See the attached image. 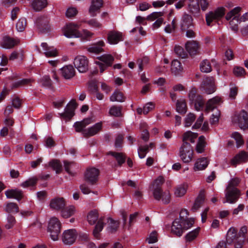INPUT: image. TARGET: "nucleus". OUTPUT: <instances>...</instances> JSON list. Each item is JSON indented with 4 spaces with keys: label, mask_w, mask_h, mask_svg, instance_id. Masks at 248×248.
Masks as SVG:
<instances>
[{
    "label": "nucleus",
    "mask_w": 248,
    "mask_h": 248,
    "mask_svg": "<svg viewBox=\"0 0 248 248\" xmlns=\"http://www.w3.org/2000/svg\"><path fill=\"white\" fill-rule=\"evenodd\" d=\"M105 45V44L104 41L100 40L89 46L87 48V50L90 53L98 54L104 52V49L102 47Z\"/></svg>",
    "instance_id": "nucleus-22"
},
{
    "label": "nucleus",
    "mask_w": 248,
    "mask_h": 248,
    "mask_svg": "<svg viewBox=\"0 0 248 248\" xmlns=\"http://www.w3.org/2000/svg\"><path fill=\"white\" fill-rule=\"evenodd\" d=\"M238 124L241 129L245 130L248 128V114L245 110H242L233 119Z\"/></svg>",
    "instance_id": "nucleus-13"
},
{
    "label": "nucleus",
    "mask_w": 248,
    "mask_h": 248,
    "mask_svg": "<svg viewBox=\"0 0 248 248\" xmlns=\"http://www.w3.org/2000/svg\"><path fill=\"white\" fill-rule=\"evenodd\" d=\"M197 134H195L191 131H187L183 135V141L187 142V140L190 141L191 143L194 142V139L197 138Z\"/></svg>",
    "instance_id": "nucleus-47"
},
{
    "label": "nucleus",
    "mask_w": 248,
    "mask_h": 248,
    "mask_svg": "<svg viewBox=\"0 0 248 248\" xmlns=\"http://www.w3.org/2000/svg\"><path fill=\"white\" fill-rule=\"evenodd\" d=\"M17 44L16 41L10 37L9 36H5L3 37L2 46L5 48H11Z\"/></svg>",
    "instance_id": "nucleus-36"
},
{
    "label": "nucleus",
    "mask_w": 248,
    "mask_h": 248,
    "mask_svg": "<svg viewBox=\"0 0 248 248\" xmlns=\"http://www.w3.org/2000/svg\"><path fill=\"white\" fill-rule=\"evenodd\" d=\"M191 103L194 104L195 108L197 111L202 110L205 106V102L202 95L198 96V98Z\"/></svg>",
    "instance_id": "nucleus-39"
},
{
    "label": "nucleus",
    "mask_w": 248,
    "mask_h": 248,
    "mask_svg": "<svg viewBox=\"0 0 248 248\" xmlns=\"http://www.w3.org/2000/svg\"><path fill=\"white\" fill-rule=\"evenodd\" d=\"M193 19L192 17L185 13L182 16L181 21V31H185L188 28H194V25L193 22Z\"/></svg>",
    "instance_id": "nucleus-17"
},
{
    "label": "nucleus",
    "mask_w": 248,
    "mask_h": 248,
    "mask_svg": "<svg viewBox=\"0 0 248 248\" xmlns=\"http://www.w3.org/2000/svg\"><path fill=\"white\" fill-rule=\"evenodd\" d=\"M183 69L181 62L177 60H174L171 62V70L172 73L177 75Z\"/></svg>",
    "instance_id": "nucleus-46"
},
{
    "label": "nucleus",
    "mask_w": 248,
    "mask_h": 248,
    "mask_svg": "<svg viewBox=\"0 0 248 248\" xmlns=\"http://www.w3.org/2000/svg\"><path fill=\"white\" fill-rule=\"evenodd\" d=\"M105 224L103 222V218L100 217L97 221L93 231V234L96 238H99V233L103 229Z\"/></svg>",
    "instance_id": "nucleus-34"
},
{
    "label": "nucleus",
    "mask_w": 248,
    "mask_h": 248,
    "mask_svg": "<svg viewBox=\"0 0 248 248\" xmlns=\"http://www.w3.org/2000/svg\"><path fill=\"white\" fill-rule=\"evenodd\" d=\"M187 52L191 56H195L199 52L200 46L196 41H188L185 45Z\"/></svg>",
    "instance_id": "nucleus-19"
},
{
    "label": "nucleus",
    "mask_w": 248,
    "mask_h": 248,
    "mask_svg": "<svg viewBox=\"0 0 248 248\" xmlns=\"http://www.w3.org/2000/svg\"><path fill=\"white\" fill-rule=\"evenodd\" d=\"M31 82V79L30 78H23L18 80L12 84L13 88H17L21 86L29 84Z\"/></svg>",
    "instance_id": "nucleus-50"
},
{
    "label": "nucleus",
    "mask_w": 248,
    "mask_h": 248,
    "mask_svg": "<svg viewBox=\"0 0 248 248\" xmlns=\"http://www.w3.org/2000/svg\"><path fill=\"white\" fill-rule=\"evenodd\" d=\"M180 156L185 163H188L192 159L193 151L191 144L188 142L183 143L180 148Z\"/></svg>",
    "instance_id": "nucleus-5"
},
{
    "label": "nucleus",
    "mask_w": 248,
    "mask_h": 248,
    "mask_svg": "<svg viewBox=\"0 0 248 248\" xmlns=\"http://www.w3.org/2000/svg\"><path fill=\"white\" fill-rule=\"evenodd\" d=\"M108 155L115 157L119 166H122L125 162L126 156L124 153L110 151L109 152Z\"/></svg>",
    "instance_id": "nucleus-31"
},
{
    "label": "nucleus",
    "mask_w": 248,
    "mask_h": 248,
    "mask_svg": "<svg viewBox=\"0 0 248 248\" xmlns=\"http://www.w3.org/2000/svg\"><path fill=\"white\" fill-rule=\"evenodd\" d=\"M233 73L237 77H241L245 74L246 72L243 67L236 66L233 68Z\"/></svg>",
    "instance_id": "nucleus-60"
},
{
    "label": "nucleus",
    "mask_w": 248,
    "mask_h": 248,
    "mask_svg": "<svg viewBox=\"0 0 248 248\" xmlns=\"http://www.w3.org/2000/svg\"><path fill=\"white\" fill-rule=\"evenodd\" d=\"M204 200L205 195L203 192H201L195 201L192 210L194 212L196 211L204 203Z\"/></svg>",
    "instance_id": "nucleus-33"
},
{
    "label": "nucleus",
    "mask_w": 248,
    "mask_h": 248,
    "mask_svg": "<svg viewBox=\"0 0 248 248\" xmlns=\"http://www.w3.org/2000/svg\"><path fill=\"white\" fill-rule=\"evenodd\" d=\"M61 70L62 77L65 79H70L75 75V70L71 65H65Z\"/></svg>",
    "instance_id": "nucleus-23"
},
{
    "label": "nucleus",
    "mask_w": 248,
    "mask_h": 248,
    "mask_svg": "<svg viewBox=\"0 0 248 248\" xmlns=\"http://www.w3.org/2000/svg\"><path fill=\"white\" fill-rule=\"evenodd\" d=\"M74 127L75 128V130L77 132H82L85 129V125H84L82 121L77 122L74 124Z\"/></svg>",
    "instance_id": "nucleus-59"
},
{
    "label": "nucleus",
    "mask_w": 248,
    "mask_h": 248,
    "mask_svg": "<svg viewBox=\"0 0 248 248\" xmlns=\"http://www.w3.org/2000/svg\"><path fill=\"white\" fill-rule=\"evenodd\" d=\"M200 90L207 94H211L215 90V79L213 77H206L201 83Z\"/></svg>",
    "instance_id": "nucleus-8"
},
{
    "label": "nucleus",
    "mask_w": 248,
    "mask_h": 248,
    "mask_svg": "<svg viewBox=\"0 0 248 248\" xmlns=\"http://www.w3.org/2000/svg\"><path fill=\"white\" fill-rule=\"evenodd\" d=\"M42 84L44 87L50 88L52 85V81L48 76L44 77L42 79Z\"/></svg>",
    "instance_id": "nucleus-63"
},
{
    "label": "nucleus",
    "mask_w": 248,
    "mask_h": 248,
    "mask_svg": "<svg viewBox=\"0 0 248 248\" xmlns=\"http://www.w3.org/2000/svg\"><path fill=\"white\" fill-rule=\"evenodd\" d=\"M49 19L48 16H41L36 19V24L39 31L43 33H46L50 30Z\"/></svg>",
    "instance_id": "nucleus-12"
},
{
    "label": "nucleus",
    "mask_w": 248,
    "mask_h": 248,
    "mask_svg": "<svg viewBox=\"0 0 248 248\" xmlns=\"http://www.w3.org/2000/svg\"><path fill=\"white\" fill-rule=\"evenodd\" d=\"M176 111L181 114H185L187 111V106L184 100H178L176 103Z\"/></svg>",
    "instance_id": "nucleus-38"
},
{
    "label": "nucleus",
    "mask_w": 248,
    "mask_h": 248,
    "mask_svg": "<svg viewBox=\"0 0 248 248\" xmlns=\"http://www.w3.org/2000/svg\"><path fill=\"white\" fill-rule=\"evenodd\" d=\"M99 174L98 169L95 168H89L85 173V180L90 184L93 185L97 181Z\"/></svg>",
    "instance_id": "nucleus-14"
},
{
    "label": "nucleus",
    "mask_w": 248,
    "mask_h": 248,
    "mask_svg": "<svg viewBox=\"0 0 248 248\" xmlns=\"http://www.w3.org/2000/svg\"><path fill=\"white\" fill-rule=\"evenodd\" d=\"M27 26V20L25 18H20L16 24V28L18 31H23Z\"/></svg>",
    "instance_id": "nucleus-52"
},
{
    "label": "nucleus",
    "mask_w": 248,
    "mask_h": 248,
    "mask_svg": "<svg viewBox=\"0 0 248 248\" xmlns=\"http://www.w3.org/2000/svg\"><path fill=\"white\" fill-rule=\"evenodd\" d=\"M102 124L101 123H96L93 126L85 129L83 131V135L85 138H88L97 134L102 129Z\"/></svg>",
    "instance_id": "nucleus-20"
},
{
    "label": "nucleus",
    "mask_w": 248,
    "mask_h": 248,
    "mask_svg": "<svg viewBox=\"0 0 248 248\" xmlns=\"http://www.w3.org/2000/svg\"><path fill=\"white\" fill-rule=\"evenodd\" d=\"M44 52V54L46 57H52L57 56V51L54 49L53 47L49 46L47 43H42L41 44Z\"/></svg>",
    "instance_id": "nucleus-28"
},
{
    "label": "nucleus",
    "mask_w": 248,
    "mask_h": 248,
    "mask_svg": "<svg viewBox=\"0 0 248 248\" xmlns=\"http://www.w3.org/2000/svg\"><path fill=\"white\" fill-rule=\"evenodd\" d=\"M220 102V98L217 96L209 99L206 104L205 111L208 112L213 110Z\"/></svg>",
    "instance_id": "nucleus-30"
},
{
    "label": "nucleus",
    "mask_w": 248,
    "mask_h": 248,
    "mask_svg": "<svg viewBox=\"0 0 248 248\" xmlns=\"http://www.w3.org/2000/svg\"><path fill=\"white\" fill-rule=\"evenodd\" d=\"M195 120V115L193 113H190L187 116L185 121V127L190 126Z\"/></svg>",
    "instance_id": "nucleus-57"
},
{
    "label": "nucleus",
    "mask_w": 248,
    "mask_h": 248,
    "mask_svg": "<svg viewBox=\"0 0 248 248\" xmlns=\"http://www.w3.org/2000/svg\"><path fill=\"white\" fill-rule=\"evenodd\" d=\"M62 216L64 218H68L73 215L75 213V207L70 206L61 210Z\"/></svg>",
    "instance_id": "nucleus-44"
},
{
    "label": "nucleus",
    "mask_w": 248,
    "mask_h": 248,
    "mask_svg": "<svg viewBox=\"0 0 248 248\" xmlns=\"http://www.w3.org/2000/svg\"><path fill=\"white\" fill-rule=\"evenodd\" d=\"M79 25L74 23L67 24L64 30V35L67 38H79L83 35L87 40L92 36L93 33L86 30H83V33L78 31Z\"/></svg>",
    "instance_id": "nucleus-3"
},
{
    "label": "nucleus",
    "mask_w": 248,
    "mask_h": 248,
    "mask_svg": "<svg viewBox=\"0 0 248 248\" xmlns=\"http://www.w3.org/2000/svg\"><path fill=\"white\" fill-rule=\"evenodd\" d=\"M88 60L84 56H78L74 61L75 67L80 73H84L88 69Z\"/></svg>",
    "instance_id": "nucleus-11"
},
{
    "label": "nucleus",
    "mask_w": 248,
    "mask_h": 248,
    "mask_svg": "<svg viewBox=\"0 0 248 248\" xmlns=\"http://www.w3.org/2000/svg\"><path fill=\"white\" fill-rule=\"evenodd\" d=\"M77 236L76 230L70 229L65 231L62 235V240L65 244L72 245L75 241Z\"/></svg>",
    "instance_id": "nucleus-15"
},
{
    "label": "nucleus",
    "mask_w": 248,
    "mask_h": 248,
    "mask_svg": "<svg viewBox=\"0 0 248 248\" xmlns=\"http://www.w3.org/2000/svg\"><path fill=\"white\" fill-rule=\"evenodd\" d=\"M188 8L189 12L193 15L194 16H199L200 13V7L198 4V1L196 0L195 2L193 1V3H189L188 4Z\"/></svg>",
    "instance_id": "nucleus-43"
},
{
    "label": "nucleus",
    "mask_w": 248,
    "mask_h": 248,
    "mask_svg": "<svg viewBox=\"0 0 248 248\" xmlns=\"http://www.w3.org/2000/svg\"><path fill=\"white\" fill-rule=\"evenodd\" d=\"M241 10V7H236L227 13L226 16L225 18L227 20H230L232 17V20L230 21V24H234L233 30H235V28L237 29V27H236L239 22L238 16L237 15H238Z\"/></svg>",
    "instance_id": "nucleus-16"
},
{
    "label": "nucleus",
    "mask_w": 248,
    "mask_h": 248,
    "mask_svg": "<svg viewBox=\"0 0 248 248\" xmlns=\"http://www.w3.org/2000/svg\"><path fill=\"white\" fill-rule=\"evenodd\" d=\"M5 194L8 198H14L18 201L23 198L22 191L17 189L7 190L5 192Z\"/></svg>",
    "instance_id": "nucleus-25"
},
{
    "label": "nucleus",
    "mask_w": 248,
    "mask_h": 248,
    "mask_svg": "<svg viewBox=\"0 0 248 248\" xmlns=\"http://www.w3.org/2000/svg\"><path fill=\"white\" fill-rule=\"evenodd\" d=\"M200 230V228L198 227L195 230L189 232L185 236L186 240V242H191L195 239L197 236H198L199 231Z\"/></svg>",
    "instance_id": "nucleus-48"
},
{
    "label": "nucleus",
    "mask_w": 248,
    "mask_h": 248,
    "mask_svg": "<svg viewBox=\"0 0 248 248\" xmlns=\"http://www.w3.org/2000/svg\"><path fill=\"white\" fill-rule=\"evenodd\" d=\"M61 224L56 217L51 218L48 223V231L50 233L51 239L56 241L58 239V236L61 232Z\"/></svg>",
    "instance_id": "nucleus-4"
},
{
    "label": "nucleus",
    "mask_w": 248,
    "mask_h": 248,
    "mask_svg": "<svg viewBox=\"0 0 248 248\" xmlns=\"http://www.w3.org/2000/svg\"><path fill=\"white\" fill-rule=\"evenodd\" d=\"M78 106L76 101L74 99H72L67 105L64 109V112L59 113L60 117L66 120H70L75 115V110Z\"/></svg>",
    "instance_id": "nucleus-10"
},
{
    "label": "nucleus",
    "mask_w": 248,
    "mask_h": 248,
    "mask_svg": "<svg viewBox=\"0 0 248 248\" xmlns=\"http://www.w3.org/2000/svg\"><path fill=\"white\" fill-rule=\"evenodd\" d=\"M65 206V202L62 197L54 198L51 200L50 202V208L56 210H61Z\"/></svg>",
    "instance_id": "nucleus-21"
},
{
    "label": "nucleus",
    "mask_w": 248,
    "mask_h": 248,
    "mask_svg": "<svg viewBox=\"0 0 248 248\" xmlns=\"http://www.w3.org/2000/svg\"><path fill=\"white\" fill-rule=\"evenodd\" d=\"M86 22L89 25L94 28H100L102 27V24L96 19H91Z\"/></svg>",
    "instance_id": "nucleus-62"
},
{
    "label": "nucleus",
    "mask_w": 248,
    "mask_h": 248,
    "mask_svg": "<svg viewBox=\"0 0 248 248\" xmlns=\"http://www.w3.org/2000/svg\"><path fill=\"white\" fill-rule=\"evenodd\" d=\"M248 160V154L244 151H241L237 154L232 160V164L236 166L237 164L241 162H246Z\"/></svg>",
    "instance_id": "nucleus-24"
},
{
    "label": "nucleus",
    "mask_w": 248,
    "mask_h": 248,
    "mask_svg": "<svg viewBox=\"0 0 248 248\" xmlns=\"http://www.w3.org/2000/svg\"><path fill=\"white\" fill-rule=\"evenodd\" d=\"M155 108V105L152 102H149L143 107V113L147 114L149 111L152 110Z\"/></svg>",
    "instance_id": "nucleus-64"
},
{
    "label": "nucleus",
    "mask_w": 248,
    "mask_h": 248,
    "mask_svg": "<svg viewBox=\"0 0 248 248\" xmlns=\"http://www.w3.org/2000/svg\"><path fill=\"white\" fill-rule=\"evenodd\" d=\"M38 178L37 176L31 177L21 184L20 186L24 188L30 186H35L36 185Z\"/></svg>",
    "instance_id": "nucleus-45"
},
{
    "label": "nucleus",
    "mask_w": 248,
    "mask_h": 248,
    "mask_svg": "<svg viewBox=\"0 0 248 248\" xmlns=\"http://www.w3.org/2000/svg\"><path fill=\"white\" fill-rule=\"evenodd\" d=\"M200 70L202 72L209 73L211 71L212 68L209 61L204 60L200 63Z\"/></svg>",
    "instance_id": "nucleus-49"
},
{
    "label": "nucleus",
    "mask_w": 248,
    "mask_h": 248,
    "mask_svg": "<svg viewBox=\"0 0 248 248\" xmlns=\"http://www.w3.org/2000/svg\"><path fill=\"white\" fill-rule=\"evenodd\" d=\"M179 215V218H176L173 221L171 226L172 233L179 237L181 236L185 231L191 228L194 223L193 219L187 218L188 212L186 209H182Z\"/></svg>",
    "instance_id": "nucleus-1"
},
{
    "label": "nucleus",
    "mask_w": 248,
    "mask_h": 248,
    "mask_svg": "<svg viewBox=\"0 0 248 248\" xmlns=\"http://www.w3.org/2000/svg\"><path fill=\"white\" fill-rule=\"evenodd\" d=\"M198 96H201V95L197 94V90L196 88H192L189 92L188 94V97L190 101L192 102L193 101L196 100L198 98Z\"/></svg>",
    "instance_id": "nucleus-61"
},
{
    "label": "nucleus",
    "mask_w": 248,
    "mask_h": 248,
    "mask_svg": "<svg viewBox=\"0 0 248 248\" xmlns=\"http://www.w3.org/2000/svg\"><path fill=\"white\" fill-rule=\"evenodd\" d=\"M99 219V215L96 210L91 211L87 215V220L91 225L95 224Z\"/></svg>",
    "instance_id": "nucleus-35"
},
{
    "label": "nucleus",
    "mask_w": 248,
    "mask_h": 248,
    "mask_svg": "<svg viewBox=\"0 0 248 248\" xmlns=\"http://www.w3.org/2000/svg\"><path fill=\"white\" fill-rule=\"evenodd\" d=\"M47 5L46 0H33L31 3L32 8L35 11H40Z\"/></svg>",
    "instance_id": "nucleus-32"
},
{
    "label": "nucleus",
    "mask_w": 248,
    "mask_h": 248,
    "mask_svg": "<svg viewBox=\"0 0 248 248\" xmlns=\"http://www.w3.org/2000/svg\"><path fill=\"white\" fill-rule=\"evenodd\" d=\"M6 211L9 213H16L18 212V207L16 203L10 202L6 205Z\"/></svg>",
    "instance_id": "nucleus-54"
},
{
    "label": "nucleus",
    "mask_w": 248,
    "mask_h": 248,
    "mask_svg": "<svg viewBox=\"0 0 248 248\" xmlns=\"http://www.w3.org/2000/svg\"><path fill=\"white\" fill-rule=\"evenodd\" d=\"M49 165L56 171L57 174H59L62 172V167L59 160L53 159L49 162Z\"/></svg>",
    "instance_id": "nucleus-42"
},
{
    "label": "nucleus",
    "mask_w": 248,
    "mask_h": 248,
    "mask_svg": "<svg viewBox=\"0 0 248 248\" xmlns=\"http://www.w3.org/2000/svg\"><path fill=\"white\" fill-rule=\"evenodd\" d=\"M164 181L162 177H158L155 181L153 184V196L156 200L159 201L161 199L164 204H168L170 202V195L168 191H163L161 186Z\"/></svg>",
    "instance_id": "nucleus-2"
},
{
    "label": "nucleus",
    "mask_w": 248,
    "mask_h": 248,
    "mask_svg": "<svg viewBox=\"0 0 248 248\" xmlns=\"http://www.w3.org/2000/svg\"><path fill=\"white\" fill-rule=\"evenodd\" d=\"M186 191V187L184 186L180 185L176 187L174 194L177 197H182L185 194Z\"/></svg>",
    "instance_id": "nucleus-56"
},
{
    "label": "nucleus",
    "mask_w": 248,
    "mask_h": 248,
    "mask_svg": "<svg viewBox=\"0 0 248 248\" xmlns=\"http://www.w3.org/2000/svg\"><path fill=\"white\" fill-rule=\"evenodd\" d=\"M174 51L178 56L182 58H186L187 56V52L180 46H175Z\"/></svg>",
    "instance_id": "nucleus-55"
},
{
    "label": "nucleus",
    "mask_w": 248,
    "mask_h": 248,
    "mask_svg": "<svg viewBox=\"0 0 248 248\" xmlns=\"http://www.w3.org/2000/svg\"><path fill=\"white\" fill-rule=\"evenodd\" d=\"M122 33L115 31H111L108 34L107 40L109 44L116 45L120 41H122Z\"/></svg>",
    "instance_id": "nucleus-18"
},
{
    "label": "nucleus",
    "mask_w": 248,
    "mask_h": 248,
    "mask_svg": "<svg viewBox=\"0 0 248 248\" xmlns=\"http://www.w3.org/2000/svg\"><path fill=\"white\" fill-rule=\"evenodd\" d=\"M232 137L236 141V146L237 148L240 147L244 143L242 136L237 132H233L232 135Z\"/></svg>",
    "instance_id": "nucleus-51"
},
{
    "label": "nucleus",
    "mask_w": 248,
    "mask_h": 248,
    "mask_svg": "<svg viewBox=\"0 0 248 248\" xmlns=\"http://www.w3.org/2000/svg\"><path fill=\"white\" fill-rule=\"evenodd\" d=\"M108 226L107 229L108 232L113 233L117 231L120 225L119 221L115 220L111 217H108Z\"/></svg>",
    "instance_id": "nucleus-29"
},
{
    "label": "nucleus",
    "mask_w": 248,
    "mask_h": 248,
    "mask_svg": "<svg viewBox=\"0 0 248 248\" xmlns=\"http://www.w3.org/2000/svg\"><path fill=\"white\" fill-rule=\"evenodd\" d=\"M225 14V9L224 7H219L217 8L214 12H210L205 16L207 25L209 26H211L213 21L219 20L224 16Z\"/></svg>",
    "instance_id": "nucleus-9"
},
{
    "label": "nucleus",
    "mask_w": 248,
    "mask_h": 248,
    "mask_svg": "<svg viewBox=\"0 0 248 248\" xmlns=\"http://www.w3.org/2000/svg\"><path fill=\"white\" fill-rule=\"evenodd\" d=\"M205 146L206 142L204 136H200L196 147V152L198 153H202L204 151Z\"/></svg>",
    "instance_id": "nucleus-37"
},
{
    "label": "nucleus",
    "mask_w": 248,
    "mask_h": 248,
    "mask_svg": "<svg viewBox=\"0 0 248 248\" xmlns=\"http://www.w3.org/2000/svg\"><path fill=\"white\" fill-rule=\"evenodd\" d=\"M240 195L241 191L237 188H226L225 199L223 201V203L233 204L238 201Z\"/></svg>",
    "instance_id": "nucleus-7"
},
{
    "label": "nucleus",
    "mask_w": 248,
    "mask_h": 248,
    "mask_svg": "<svg viewBox=\"0 0 248 248\" xmlns=\"http://www.w3.org/2000/svg\"><path fill=\"white\" fill-rule=\"evenodd\" d=\"M238 238L239 237L237 234L236 230L234 229H230L227 233L226 244L228 245H231L235 241H236Z\"/></svg>",
    "instance_id": "nucleus-27"
},
{
    "label": "nucleus",
    "mask_w": 248,
    "mask_h": 248,
    "mask_svg": "<svg viewBox=\"0 0 248 248\" xmlns=\"http://www.w3.org/2000/svg\"><path fill=\"white\" fill-rule=\"evenodd\" d=\"M103 5L102 0H92V4L89 9V13L92 16H96V12L99 10Z\"/></svg>",
    "instance_id": "nucleus-26"
},
{
    "label": "nucleus",
    "mask_w": 248,
    "mask_h": 248,
    "mask_svg": "<svg viewBox=\"0 0 248 248\" xmlns=\"http://www.w3.org/2000/svg\"><path fill=\"white\" fill-rule=\"evenodd\" d=\"M97 59L100 62L96 61L95 63L98 66L101 73L108 67L111 66L114 61V58L110 54H103L97 57Z\"/></svg>",
    "instance_id": "nucleus-6"
},
{
    "label": "nucleus",
    "mask_w": 248,
    "mask_h": 248,
    "mask_svg": "<svg viewBox=\"0 0 248 248\" xmlns=\"http://www.w3.org/2000/svg\"><path fill=\"white\" fill-rule=\"evenodd\" d=\"M208 162L206 157H202L198 159L194 168L197 170H204L208 166Z\"/></svg>",
    "instance_id": "nucleus-40"
},
{
    "label": "nucleus",
    "mask_w": 248,
    "mask_h": 248,
    "mask_svg": "<svg viewBox=\"0 0 248 248\" xmlns=\"http://www.w3.org/2000/svg\"><path fill=\"white\" fill-rule=\"evenodd\" d=\"M125 97L124 94L119 91H115L110 97V100L112 102L117 101L123 102L124 101Z\"/></svg>",
    "instance_id": "nucleus-41"
},
{
    "label": "nucleus",
    "mask_w": 248,
    "mask_h": 248,
    "mask_svg": "<svg viewBox=\"0 0 248 248\" xmlns=\"http://www.w3.org/2000/svg\"><path fill=\"white\" fill-rule=\"evenodd\" d=\"M7 223L5 225L7 229L12 228L16 222L15 218L12 215H9L7 217Z\"/></svg>",
    "instance_id": "nucleus-58"
},
{
    "label": "nucleus",
    "mask_w": 248,
    "mask_h": 248,
    "mask_svg": "<svg viewBox=\"0 0 248 248\" xmlns=\"http://www.w3.org/2000/svg\"><path fill=\"white\" fill-rule=\"evenodd\" d=\"M122 108L121 107H118L117 106H113L109 109V113L110 115L115 116V117H120L121 116Z\"/></svg>",
    "instance_id": "nucleus-53"
}]
</instances>
